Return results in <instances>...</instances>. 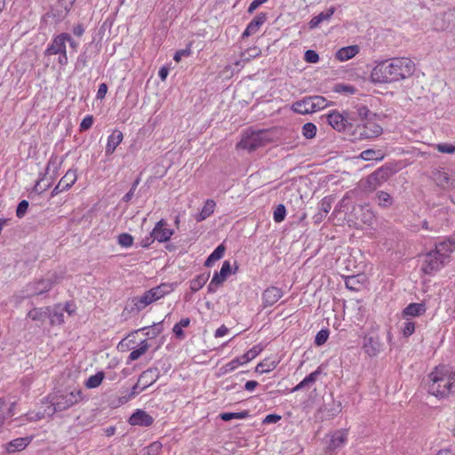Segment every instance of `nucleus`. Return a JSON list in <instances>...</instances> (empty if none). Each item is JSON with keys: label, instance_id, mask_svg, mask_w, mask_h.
Returning <instances> with one entry per match:
<instances>
[{"label": "nucleus", "instance_id": "a211bd4d", "mask_svg": "<svg viewBox=\"0 0 455 455\" xmlns=\"http://www.w3.org/2000/svg\"><path fill=\"white\" fill-rule=\"evenodd\" d=\"M283 295V291L280 288L275 286L269 287L266 289L262 294L263 303L266 307L273 306Z\"/></svg>", "mask_w": 455, "mask_h": 455}, {"label": "nucleus", "instance_id": "bf43d9fd", "mask_svg": "<svg viewBox=\"0 0 455 455\" xmlns=\"http://www.w3.org/2000/svg\"><path fill=\"white\" fill-rule=\"evenodd\" d=\"M305 60L308 63H316L319 60V55L313 50H307L305 52Z\"/></svg>", "mask_w": 455, "mask_h": 455}, {"label": "nucleus", "instance_id": "412c9836", "mask_svg": "<svg viewBox=\"0 0 455 455\" xmlns=\"http://www.w3.org/2000/svg\"><path fill=\"white\" fill-rule=\"evenodd\" d=\"M433 179L435 184L443 189L454 188L453 180L451 179L450 175L443 170L434 172Z\"/></svg>", "mask_w": 455, "mask_h": 455}, {"label": "nucleus", "instance_id": "864d4df0", "mask_svg": "<svg viewBox=\"0 0 455 455\" xmlns=\"http://www.w3.org/2000/svg\"><path fill=\"white\" fill-rule=\"evenodd\" d=\"M275 365L273 363H269L268 361H263L258 363L256 366V371L259 373H266L269 372L272 369H274Z\"/></svg>", "mask_w": 455, "mask_h": 455}, {"label": "nucleus", "instance_id": "4d7b16f0", "mask_svg": "<svg viewBox=\"0 0 455 455\" xmlns=\"http://www.w3.org/2000/svg\"><path fill=\"white\" fill-rule=\"evenodd\" d=\"M415 331V323L410 320H406L403 327V334L404 337L411 336Z\"/></svg>", "mask_w": 455, "mask_h": 455}, {"label": "nucleus", "instance_id": "f3484780", "mask_svg": "<svg viewBox=\"0 0 455 455\" xmlns=\"http://www.w3.org/2000/svg\"><path fill=\"white\" fill-rule=\"evenodd\" d=\"M267 15L265 12L258 13L253 20L247 25L245 30L243 33V37H248L251 35L256 34L259 28L267 20Z\"/></svg>", "mask_w": 455, "mask_h": 455}, {"label": "nucleus", "instance_id": "49530a36", "mask_svg": "<svg viewBox=\"0 0 455 455\" xmlns=\"http://www.w3.org/2000/svg\"><path fill=\"white\" fill-rule=\"evenodd\" d=\"M362 211H363V212L361 220L365 224L371 225L375 219L373 212L371 209H369L367 205L363 206Z\"/></svg>", "mask_w": 455, "mask_h": 455}, {"label": "nucleus", "instance_id": "9d476101", "mask_svg": "<svg viewBox=\"0 0 455 455\" xmlns=\"http://www.w3.org/2000/svg\"><path fill=\"white\" fill-rule=\"evenodd\" d=\"M360 139H373L382 134L383 129L375 118L367 119L357 127Z\"/></svg>", "mask_w": 455, "mask_h": 455}, {"label": "nucleus", "instance_id": "de8ad7c7", "mask_svg": "<svg viewBox=\"0 0 455 455\" xmlns=\"http://www.w3.org/2000/svg\"><path fill=\"white\" fill-rule=\"evenodd\" d=\"M286 215V210L283 204H278L274 211L273 219L276 223L282 222Z\"/></svg>", "mask_w": 455, "mask_h": 455}, {"label": "nucleus", "instance_id": "4c0bfd02", "mask_svg": "<svg viewBox=\"0 0 455 455\" xmlns=\"http://www.w3.org/2000/svg\"><path fill=\"white\" fill-rule=\"evenodd\" d=\"M189 323H190V319L186 317V318H182L179 323L174 324L172 331L176 335L177 338L184 339L185 335H184V331L182 329L185 327H188L189 325Z\"/></svg>", "mask_w": 455, "mask_h": 455}, {"label": "nucleus", "instance_id": "ea45409f", "mask_svg": "<svg viewBox=\"0 0 455 455\" xmlns=\"http://www.w3.org/2000/svg\"><path fill=\"white\" fill-rule=\"evenodd\" d=\"M261 351L262 347H260L259 345H256L240 357L242 358L243 363H247L248 362L253 360Z\"/></svg>", "mask_w": 455, "mask_h": 455}, {"label": "nucleus", "instance_id": "f03ea898", "mask_svg": "<svg viewBox=\"0 0 455 455\" xmlns=\"http://www.w3.org/2000/svg\"><path fill=\"white\" fill-rule=\"evenodd\" d=\"M455 386V371L452 367L440 365L429 374L428 392L436 397H446Z\"/></svg>", "mask_w": 455, "mask_h": 455}, {"label": "nucleus", "instance_id": "a19ab883", "mask_svg": "<svg viewBox=\"0 0 455 455\" xmlns=\"http://www.w3.org/2000/svg\"><path fill=\"white\" fill-rule=\"evenodd\" d=\"M377 197L379 200V205L384 208L389 207L393 204V199L391 196L385 191H379L377 193Z\"/></svg>", "mask_w": 455, "mask_h": 455}, {"label": "nucleus", "instance_id": "c9c22d12", "mask_svg": "<svg viewBox=\"0 0 455 455\" xmlns=\"http://www.w3.org/2000/svg\"><path fill=\"white\" fill-rule=\"evenodd\" d=\"M215 206L216 203L212 199L206 200L202 211L199 213L198 220H204L211 216L214 212Z\"/></svg>", "mask_w": 455, "mask_h": 455}, {"label": "nucleus", "instance_id": "6ab92c4d", "mask_svg": "<svg viewBox=\"0 0 455 455\" xmlns=\"http://www.w3.org/2000/svg\"><path fill=\"white\" fill-rule=\"evenodd\" d=\"M336 8L334 6H331L325 11L320 12L319 14L314 16L310 21L308 22V27L310 29H314L317 28L323 22H329L334 14Z\"/></svg>", "mask_w": 455, "mask_h": 455}, {"label": "nucleus", "instance_id": "f704fd0d", "mask_svg": "<svg viewBox=\"0 0 455 455\" xmlns=\"http://www.w3.org/2000/svg\"><path fill=\"white\" fill-rule=\"evenodd\" d=\"M105 374L103 371H98L96 374L90 376L84 382V386L89 388L98 387L103 381Z\"/></svg>", "mask_w": 455, "mask_h": 455}, {"label": "nucleus", "instance_id": "a878e982", "mask_svg": "<svg viewBox=\"0 0 455 455\" xmlns=\"http://www.w3.org/2000/svg\"><path fill=\"white\" fill-rule=\"evenodd\" d=\"M321 373H322V371H321L320 367H318L315 371L311 372L309 375L305 377L298 385H296L291 389V392H296V391L303 389L306 387H309V386L313 385L316 381L318 376Z\"/></svg>", "mask_w": 455, "mask_h": 455}, {"label": "nucleus", "instance_id": "dca6fc26", "mask_svg": "<svg viewBox=\"0 0 455 455\" xmlns=\"http://www.w3.org/2000/svg\"><path fill=\"white\" fill-rule=\"evenodd\" d=\"M154 238L160 243L167 242L173 235V230L167 228L164 220H159L152 230Z\"/></svg>", "mask_w": 455, "mask_h": 455}, {"label": "nucleus", "instance_id": "aec40b11", "mask_svg": "<svg viewBox=\"0 0 455 455\" xmlns=\"http://www.w3.org/2000/svg\"><path fill=\"white\" fill-rule=\"evenodd\" d=\"M124 135L122 132L119 130H115L108 137V142L106 145L105 155L110 156L114 153L116 148L120 145L123 141Z\"/></svg>", "mask_w": 455, "mask_h": 455}, {"label": "nucleus", "instance_id": "b1692460", "mask_svg": "<svg viewBox=\"0 0 455 455\" xmlns=\"http://www.w3.org/2000/svg\"><path fill=\"white\" fill-rule=\"evenodd\" d=\"M347 440V433L346 430L336 431L331 437L329 449L334 451L345 445Z\"/></svg>", "mask_w": 455, "mask_h": 455}, {"label": "nucleus", "instance_id": "0eeeda50", "mask_svg": "<svg viewBox=\"0 0 455 455\" xmlns=\"http://www.w3.org/2000/svg\"><path fill=\"white\" fill-rule=\"evenodd\" d=\"M61 279L57 273L50 275L46 278L29 283L26 285V296L35 297L42 295L52 290V286Z\"/></svg>", "mask_w": 455, "mask_h": 455}, {"label": "nucleus", "instance_id": "9b49d317", "mask_svg": "<svg viewBox=\"0 0 455 455\" xmlns=\"http://www.w3.org/2000/svg\"><path fill=\"white\" fill-rule=\"evenodd\" d=\"M391 173V170L388 167H380L377 169L374 172L370 174L366 180L368 184V188L371 191L375 190L379 186L386 182Z\"/></svg>", "mask_w": 455, "mask_h": 455}, {"label": "nucleus", "instance_id": "603ef678", "mask_svg": "<svg viewBox=\"0 0 455 455\" xmlns=\"http://www.w3.org/2000/svg\"><path fill=\"white\" fill-rule=\"evenodd\" d=\"M440 153L455 154V146L448 143H439L435 146Z\"/></svg>", "mask_w": 455, "mask_h": 455}, {"label": "nucleus", "instance_id": "680f3d73", "mask_svg": "<svg viewBox=\"0 0 455 455\" xmlns=\"http://www.w3.org/2000/svg\"><path fill=\"white\" fill-rule=\"evenodd\" d=\"M358 283L357 276L351 275L347 276L345 280L346 287L350 290H357L356 284Z\"/></svg>", "mask_w": 455, "mask_h": 455}, {"label": "nucleus", "instance_id": "4468645a", "mask_svg": "<svg viewBox=\"0 0 455 455\" xmlns=\"http://www.w3.org/2000/svg\"><path fill=\"white\" fill-rule=\"evenodd\" d=\"M128 422L132 426L150 427L154 423V418L147 411L138 409L131 415Z\"/></svg>", "mask_w": 455, "mask_h": 455}, {"label": "nucleus", "instance_id": "e2e57ef3", "mask_svg": "<svg viewBox=\"0 0 455 455\" xmlns=\"http://www.w3.org/2000/svg\"><path fill=\"white\" fill-rule=\"evenodd\" d=\"M139 182H140L139 180H136L134 181V183L132 184L131 189L123 196V201L124 202H129L130 200H132V198L134 196V192H135V190L137 188V186L139 185Z\"/></svg>", "mask_w": 455, "mask_h": 455}, {"label": "nucleus", "instance_id": "3c124183", "mask_svg": "<svg viewBox=\"0 0 455 455\" xmlns=\"http://www.w3.org/2000/svg\"><path fill=\"white\" fill-rule=\"evenodd\" d=\"M332 199L331 197L325 196L323 197L318 206L319 212L327 215L331 209Z\"/></svg>", "mask_w": 455, "mask_h": 455}, {"label": "nucleus", "instance_id": "8fccbe9b", "mask_svg": "<svg viewBox=\"0 0 455 455\" xmlns=\"http://www.w3.org/2000/svg\"><path fill=\"white\" fill-rule=\"evenodd\" d=\"M118 243L124 248L131 247L133 243V237L127 233H123L118 236Z\"/></svg>", "mask_w": 455, "mask_h": 455}, {"label": "nucleus", "instance_id": "09e8293b", "mask_svg": "<svg viewBox=\"0 0 455 455\" xmlns=\"http://www.w3.org/2000/svg\"><path fill=\"white\" fill-rule=\"evenodd\" d=\"M329 334L330 331L328 329H322L319 331L315 335V344L317 346L323 345L327 341Z\"/></svg>", "mask_w": 455, "mask_h": 455}, {"label": "nucleus", "instance_id": "58836bf2", "mask_svg": "<svg viewBox=\"0 0 455 455\" xmlns=\"http://www.w3.org/2000/svg\"><path fill=\"white\" fill-rule=\"evenodd\" d=\"M356 113L358 116L361 118L362 122L367 121L370 118H376V114L371 113L370 109L364 105H357L355 107Z\"/></svg>", "mask_w": 455, "mask_h": 455}, {"label": "nucleus", "instance_id": "13d9d810", "mask_svg": "<svg viewBox=\"0 0 455 455\" xmlns=\"http://www.w3.org/2000/svg\"><path fill=\"white\" fill-rule=\"evenodd\" d=\"M28 202L27 200H22L19 203L17 209H16V215L18 218H22L28 208Z\"/></svg>", "mask_w": 455, "mask_h": 455}, {"label": "nucleus", "instance_id": "5fc2aeb1", "mask_svg": "<svg viewBox=\"0 0 455 455\" xmlns=\"http://www.w3.org/2000/svg\"><path fill=\"white\" fill-rule=\"evenodd\" d=\"M93 124V116L92 115H88L84 117L79 125L80 132H84L89 130Z\"/></svg>", "mask_w": 455, "mask_h": 455}, {"label": "nucleus", "instance_id": "2f4dec72", "mask_svg": "<svg viewBox=\"0 0 455 455\" xmlns=\"http://www.w3.org/2000/svg\"><path fill=\"white\" fill-rule=\"evenodd\" d=\"M148 348H149V344L148 343V341L146 339L142 340L140 343L139 347L133 349L130 353L129 357H128V363L132 362V361L138 360L141 355L146 354V352L148 350Z\"/></svg>", "mask_w": 455, "mask_h": 455}, {"label": "nucleus", "instance_id": "2eb2a0df", "mask_svg": "<svg viewBox=\"0 0 455 455\" xmlns=\"http://www.w3.org/2000/svg\"><path fill=\"white\" fill-rule=\"evenodd\" d=\"M325 117L328 124L338 132L344 131L348 124L347 118L337 110L331 111Z\"/></svg>", "mask_w": 455, "mask_h": 455}, {"label": "nucleus", "instance_id": "0e129e2a", "mask_svg": "<svg viewBox=\"0 0 455 455\" xmlns=\"http://www.w3.org/2000/svg\"><path fill=\"white\" fill-rule=\"evenodd\" d=\"M281 419V416L277 414H268L263 419V424H274Z\"/></svg>", "mask_w": 455, "mask_h": 455}, {"label": "nucleus", "instance_id": "39448f33", "mask_svg": "<svg viewBox=\"0 0 455 455\" xmlns=\"http://www.w3.org/2000/svg\"><path fill=\"white\" fill-rule=\"evenodd\" d=\"M174 291V284L163 283L147 291L141 296L133 298L132 302L138 311L143 310L146 307L164 298Z\"/></svg>", "mask_w": 455, "mask_h": 455}, {"label": "nucleus", "instance_id": "7c9ffc66", "mask_svg": "<svg viewBox=\"0 0 455 455\" xmlns=\"http://www.w3.org/2000/svg\"><path fill=\"white\" fill-rule=\"evenodd\" d=\"M210 277V273H204L198 275L195 278L190 281V289L193 292L198 291L201 290L204 284L207 283Z\"/></svg>", "mask_w": 455, "mask_h": 455}, {"label": "nucleus", "instance_id": "393cba45", "mask_svg": "<svg viewBox=\"0 0 455 455\" xmlns=\"http://www.w3.org/2000/svg\"><path fill=\"white\" fill-rule=\"evenodd\" d=\"M427 307L424 303H410L403 310V318L407 316H419L426 313Z\"/></svg>", "mask_w": 455, "mask_h": 455}, {"label": "nucleus", "instance_id": "ddd939ff", "mask_svg": "<svg viewBox=\"0 0 455 455\" xmlns=\"http://www.w3.org/2000/svg\"><path fill=\"white\" fill-rule=\"evenodd\" d=\"M68 33H60L55 36L51 44L47 46L45 55H57L67 52Z\"/></svg>", "mask_w": 455, "mask_h": 455}, {"label": "nucleus", "instance_id": "69168bd1", "mask_svg": "<svg viewBox=\"0 0 455 455\" xmlns=\"http://www.w3.org/2000/svg\"><path fill=\"white\" fill-rule=\"evenodd\" d=\"M131 399H132V397L130 396L128 392H125L124 395H121V396H119L117 398V402L116 403L113 402V404H114V406L117 407V406H120V405H123V404L126 403Z\"/></svg>", "mask_w": 455, "mask_h": 455}, {"label": "nucleus", "instance_id": "a18cd8bd", "mask_svg": "<svg viewBox=\"0 0 455 455\" xmlns=\"http://www.w3.org/2000/svg\"><path fill=\"white\" fill-rule=\"evenodd\" d=\"M316 126L313 123H306L302 126V134L307 139H313L316 134Z\"/></svg>", "mask_w": 455, "mask_h": 455}, {"label": "nucleus", "instance_id": "e433bc0d", "mask_svg": "<svg viewBox=\"0 0 455 455\" xmlns=\"http://www.w3.org/2000/svg\"><path fill=\"white\" fill-rule=\"evenodd\" d=\"M250 416L248 411H243L240 412H223L220 415V419L224 421H229L231 419H243Z\"/></svg>", "mask_w": 455, "mask_h": 455}, {"label": "nucleus", "instance_id": "5701e85b", "mask_svg": "<svg viewBox=\"0 0 455 455\" xmlns=\"http://www.w3.org/2000/svg\"><path fill=\"white\" fill-rule=\"evenodd\" d=\"M92 43L85 45L83 52L77 57L76 68L77 70H83L88 66L90 60L93 56V52L92 51Z\"/></svg>", "mask_w": 455, "mask_h": 455}, {"label": "nucleus", "instance_id": "4be33fe9", "mask_svg": "<svg viewBox=\"0 0 455 455\" xmlns=\"http://www.w3.org/2000/svg\"><path fill=\"white\" fill-rule=\"evenodd\" d=\"M28 437H20L13 439L5 444V450L8 453H14L23 451L30 443Z\"/></svg>", "mask_w": 455, "mask_h": 455}, {"label": "nucleus", "instance_id": "79ce46f5", "mask_svg": "<svg viewBox=\"0 0 455 455\" xmlns=\"http://www.w3.org/2000/svg\"><path fill=\"white\" fill-rule=\"evenodd\" d=\"M244 364L241 357H235L221 367L222 373H228L235 371L238 366Z\"/></svg>", "mask_w": 455, "mask_h": 455}, {"label": "nucleus", "instance_id": "72a5a7b5", "mask_svg": "<svg viewBox=\"0 0 455 455\" xmlns=\"http://www.w3.org/2000/svg\"><path fill=\"white\" fill-rule=\"evenodd\" d=\"M225 251L226 247L224 246V244L221 243L219 246H217V248L207 258L204 266L211 267L213 262L220 259L223 257Z\"/></svg>", "mask_w": 455, "mask_h": 455}, {"label": "nucleus", "instance_id": "c03bdc74", "mask_svg": "<svg viewBox=\"0 0 455 455\" xmlns=\"http://www.w3.org/2000/svg\"><path fill=\"white\" fill-rule=\"evenodd\" d=\"M156 371L147 370L140 374L139 378V382H141L142 380L146 379L144 385H148V387L156 381Z\"/></svg>", "mask_w": 455, "mask_h": 455}, {"label": "nucleus", "instance_id": "1a4fd4ad", "mask_svg": "<svg viewBox=\"0 0 455 455\" xmlns=\"http://www.w3.org/2000/svg\"><path fill=\"white\" fill-rule=\"evenodd\" d=\"M362 347L368 356L375 357L383 350V343L377 334H366L363 338Z\"/></svg>", "mask_w": 455, "mask_h": 455}, {"label": "nucleus", "instance_id": "338daca9", "mask_svg": "<svg viewBox=\"0 0 455 455\" xmlns=\"http://www.w3.org/2000/svg\"><path fill=\"white\" fill-rule=\"evenodd\" d=\"M268 0H253L249 7H248V12L252 13L257 8H259L261 4L267 3Z\"/></svg>", "mask_w": 455, "mask_h": 455}, {"label": "nucleus", "instance_id": "774afa93", "mask_svg": "<svg viewBox=\"0 0 455 455\" xmlns=\"http://www.w3.org/2000/svg\"><path fill=\"white\" fill-rule=\"evenodd\" d=\"M85 31L84 26L83 24H76L73 27L72 32L73 34L77 36L81 37Z\"/></svg>", "mask_w": 455, "mask_h": 455}, {"label": "nucleus", "instance_id": "6e6d98bb", "mask_svg": "<svg viewBox=\"0 0 455 455\" xmlns=\"http://www.w3.org/2000/svg\"><path fill=\"white\" fill-rule=\"evenodd\" d=\"M334 91L339 93L344 92L347 94H354L355 92V88L352 85L338 84L335 85Z\"/></svg>", "mask_w": 455, "mask_h": 455}, {"label": "nucleus", "instance_id": "20e7f679", "mask_svg": "<svg viewBox=\"0 0 455 455\" xmlns=\"http://www.w3.org/2000/svg\"><path fill=\"white\" fill-rule=\"evenodd\" d=\"M51 414L66 411L84 399L82 389L73 388L58 391L50 396Z\"/></svg>", "mask_w": 455, "mask_h": 455}, {"label": "nucleus", "instance_id": "c756f323", "mask_svg": "<svg viewBox=\"0 0 455 455\" xmlns=\"http://www.w3.org/2000/svg\"><path fill=\"white\" fill-rule=\"evenodd\" d=\"M76 170L69 169L59 182L63 186L64 189L68 190L76 183Z\"/></svg>", "mask_w": 455, "mask_h": 455}, {"label": "nucleus", "instance_id": "7ed1b4c3", "mask_svg": "<svg viewBox=\"0 0 455 455\" xmlns=\"http://www.w3.org/2000/svg\"><path fill=\"white\" fill-rule=\"evenodd\" d=\"M454 244L451 241H443L436 243L435 248L424 256L421 271L426 275H435L449 261Z\"/></svg>", "mask_w": 455, "mask_h": 455}, {"label": "nucleus", "instance_id": "cd10ccee", "mask_svg": "<svg viewBox=\"0 0 455 455\" xmlns=\"http://www.w3.org/2000/svg\"><path fill=\"white\" fill-rule=\"evenodd\" d=\"M27 316L33 321L44 323L49 316V307H34L28 311Z\"/></svg>", "mask_w": 455, "mask_h": 455}, {"label": "nucleus", "instance_id": "473e14b6", "mask_svg": "<svg viewBox=\"0 0 455 455\" xmlns=\"http://www.w3.org/2000/svg\"><path fill=\"white\" fill-rule=\"evenodd\" d=\"M48 318H50L52 324H61L64 323V314L60 305L55 306L52 311L49 308Z\"/></svg>", "mask_w": 455, "mask_h": 455}, {"label": "nucleus", "instance_id": "c85d7f7f", "mask_svg": "<svg viewBox=\"0 0 455 455\" xmlns=\"http://www.w3.org/2000/svg\"><path fill=\"white\" fill-rule=\"evenodd\" d=\"M384 154L381 150L369 148L361 152L359 157L364 161H381L384 159Z\"/></svg>", "mask_w": 455, "mask_h": 455}, {"label": "nucleus", "instance_id": "37998d69", "mask_svg": "<svg viewBox=\"0 0 455 455\" xmlns=\"http://www.w3.org/2000/svg\"><path fill=\"white\" fill-rule=\"evenodd\" d=\"M162 443L158 441L151 443L143 449L144 455H158L162 450Z\"/></svg>", "mask_w": 455, "mask_h": 455}, {"label": "nucleus", "instance_id": "423d86ee", "mask_svg": "<svg viewBox=\"0 0 455 455\" xmlns=\"http://www.w3.org/2000/svg\"><path fill=\"white\" fill-rule=\"evenodd\" d=\"M328 106V100L322 96H308L291 105V110L300 115L317 112Z\"/></svg>", "mask_w": 455, "mask_h": 455}, {"label": "nucleus", "instance_id": "f8f14e48", "mask_svg": "<svg viewBox=\"0 0 455 455\" xmlns=\"http://www.w3.org/2000/svg\"><path fill=\"white\" fill-rule=\"evenodd\" d=\"M231 273V266H230V263L229 261L228 260H225L222 264V267L220 268V272H216L207 289H208V292L210 293H213L217 291L218 287L220 286L226 280V278L228 277V275Z\"/></svg>", "mask_w": 455, "mask_h": 455}, {"label": "nucleus", "instance_id": "052dcab7", "mask_svg": "<svg viewBox=\"0 0 455 455\" xmlns=\"http://www.w3.org/2000/svg\"><path fill=\"white\" fill-rule=\"evenodd\" d=\"M190 54H191V50L189 47H188L186 49H181L175 52V54L173 56V60L176 62H180L183 57H188Z\"/></svg>", "mask_w": 455, "mask_h": 455}, {"label": "nucleus", "instance_id": "6e6552de", "mask_svg": "<svg viewBox=\"0 0 455 455\" xmlns=\"http://www.w3.org/2000/svg\"><path fill=\"white\" fill-rule=\"evenodd\" d=\"M267 141V133L264 131H247L243 134L242 140L237 144V147L247 149L249 151H252L259 147L264 146Z\"/></svg>", "mask_w": 455, "mask_h": 455}, {"label": "nucleus", "instance_id": "bb28decb", "mask_svg": "<svg viewBox=\"0 0 455 455\" xmlns=\"http://www.w3.org/2000/svg\"><path fill=\"white\" fill-rule=\"evenodd\" d=\"M359 52L357 45H349L342 47L336 53V58L340 61H346L355 56Z\"/></svg>", "mask_w": 455, "mask_h": 455}, {"label": "nucleus", "instance_id": "f257e3e1", "mask_svg": "<svg viewBox=\"0 0 455 455\" xmlns=\"http://www.w3.org/2000/svg\"><path fill=\"white\" fill-rule=\"evenodd\" d=\"M415 71L414 62L405 57L391 58L379 62L371 72L375 84L394 83L411 77Z\"/></svg>", "mask_w": 455, "mask_h": 455}]
</instances>
